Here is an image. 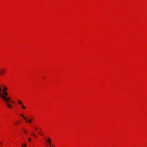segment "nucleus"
Masks as SVG:
<instances>
[{
	"label": "nucleus",
	"mask_w": 147,
	"mask_h": 147,
	"mask_svg": "<svg viewBox=\"0 0 147 147\" xmlns=\"http://www.w3.org/2000/svg\"><path fill=\"white\" fill-rule=\"evenodd\" d=\"M48 140L47 141V142H48L49 143V144L50 146H51V141L49 137L48 138Z\"/></svg>",
	"instance_id": "obj_5"
},
{
	"label": "nucleus",
	"mask_w": 147,
	"mask_h": 147,
	"mask_svg": "<svg viewBox=\"0 0 147 147\" xmlns=\"http://www.w3.org/2000/svg\"><path fill=\"white\" fill-rule=\"evenodd\" d=\"M28 141H29V142H30L31 141V139L30 138H28Z\"/></svg>",
	"instance_id": "obj_11"
},
{
	"label": "nucleus",
	"mask_w": 147,
	"mask_h": 147,
	"mask_svg": "<svg viewBox=\"0 0 147 147\" xmlns=\"http://www.w3.org/2000/svg\"><path fill=\"white\" fill-rule=\"evenodd\" d=\"M5 103H6V105H7V107L9 108H11V105L10 104H9V102H6V101H5Z\"/></svg>",
	"instance_id": "obj_4"
},
{
	"label": "nucleus",
	"mask_w": 147,
	"mask_h": 147,
	"mask_svg": "<svg viewBox=\"0 0 147 147\" xmlns=\"http://www.w3.org/2000/svg\"><path fill=\"white\" fill-rule=\"evenodd\" d=\"M14 102V101H12V103H13V102Z\"/></svg>",
	"instance_id": "obj_15"
},
{
	"label": "nucleus",
	"mask_w": 147,
	"mask_h": 147,
	"mask_svg": "<svg viewBox=\"0 0 147 147\" xmlns=\"http://www.w3.org/2000/svg\"><path fill=\"white\" fill-rule=\"evenodd\" d=\"M23 131L26 134H27L28 131L27 130H23Z\"/></svg>",
	"instance_id": "obj_9"
},
{
	"label": "nucleus",
	"mask_w": 147,
	"mask_h": 147,
	"mask_svg": "<svg viewBox=\"0 0 147 147\" xmlns=\"http://www.w3.org/2000/svg\"><path fill=\"white\" fill-rule=\"evenodd\" d=\"M35 129L36 130H37V128H35Z\"/></svg>",
	"instance_id": "obj_18"
},
{
	"label": "nucleus",
	"mask_w": 147,
	"mask_h": 147,
	"mask_svg": "<svg viewBox=\"0 0 147 147\" xmlns=\"http://www.w3.org/2000/svg\"><path fill=\"white\" fill-rule=\"evenodd\" d=\"M1 88H0V91H1Z\"/></svg>",
	"instance_id": "obj_17"
},
{
	"label": "nucleus",
	"mask_w": 147,
	"mask_h": 147,
	"mask_svg": "<svg viewBox=\"0 0 147 147\" xmlns=\"http://www.w3.org/2000/svg\"><path fill=\"white\" fill-rule=\"evenodd\" d=\"M21 105V107H22V109H26V107H25L23 105V104H22V105Z\"/></svg>",
	"instance_id": "obj_7"
},
{
	"label": "nucleus",
	"mask_w": 147,
	"mask_h": 147,
	"mask_svg": "<svg viewBox=\"0 0 147 147\" xmlns=\"http://www.w3.org/2000/svg\"><path fill=\"white\" fill-rule=\"evenodd\" d=\"M5 71L4 69H0V74L1 76H3L4 75V72Z\"/></svg>",
	"instance_id": "obj_3"
},
{
	"label": "nucleus",
	"mask_w": 147,
	"mask_h": 147,
	"mask_svg": "<svg viewBox=\"0 0 147 147\" xmlns=\"http://www.w3.org/2000/svg\"><path fill=\"white\" fill-rule=\"evenodd\" d=\"M19 123V122H18V121H17V123Z\"/></svg>",
	"instance_id": "obj_16"
},
{
	"label": "nucleus",
	"mask_w": 147,
	"mask_h": 147,
	"mask_svg": "<svg viewBox=\"0 0 147 147\" xmlns=\"http://www.w3.org/2000/svg\"><path fill=\"white\" fill-rule=\"evenodd\" d=\"M18 103L19 105H22L23 104L22 103V102L20 100H19L18 101Z\"/></svg>",
	"instance_id": "obj_6"
},
{
	"label": "nucleus",
	"mask_w": 147,
	"mask_h": 147,
	"mask_svg": "<svg viewBox=\"0 0 147 147\" xmlns=\"http://www.w3.org/2000/svg\"><path fill=\"white\" fill-rule=\"evenodd\" d=\"M7 90V88H6V87H5V88H4V90Z\"/></svg>",
	"instance_id": "obj_12"
},
{
	"label": "nucleus",
	"mask_w": 147,
	"mask_h": 147,
	"mask_svg": "<svg viewBox=\"0 0 147 147\" xmlns=\"http://www.w3.org/2000/svg\"><path fill=\"white\" fill-rule=\"evenodd\" d=\"M52 147H53V146H52Z\"/></svg>",
	"instance_id": "obj_19"
},
{
	"label": "nucleus",
	"mask_w": 147,
	"mask_h": 147,
	"mask_svg": "<svg viewBox=\"0 0 147 147\" xmlns=\"http://www.w3.org/2000/svg\"><path fill=\"white\" fill-rule=\"evenodd\" d=\"M40 135L41 136H42V134H40Z\"/></svg>",
	"instance_id": "obj_13"
},
{
	"label": "nucleus",
	"mask_w": 147,
	"mask_h": 147,
	"mask_svg": "<svg viewBox=\"0 0 147 147\" xmlns=\"http://www.w3.org/2000/svg\"><path fill=\"white\" fill-rule=\"evenodd\" d=\"M2 144V143L0 142V145Z\"/></svg>",
	"instance_id": "obj_14"
},
{
	"label": "nucleus",
	"mask_w": 147,
	"mask_h": 147,
	"mask_svg": "<svg viewBox=\"0 0 147 147\" xmlns=\"http://www.w3.org/2000/svg\"><path fill=\"white\" fill-rule=\"evenodd\" d=\"M3 94H1L0 91V96L4 101L8 102H9L11 100L10 97L8 96V93L7 92L5 91L4 90L2 91Z\"/></svg>",
	"instance_id": "obj_1"
},
{
	"label": "nucleus",
	"mask_w": 147,
	"mask_h": 147,
	"mask_svg": "<svg viewBox=\"0 0 147 147\" xmlns=\"http://www.w3.org/2000/svg\"><path fill=\"white\" fill-rule=\"evenodd\" d=\"M22 147H26V146L25 144H24L22 145Z\"/></svg>",
	"instance_id": "obj_10"
},
{
	"label": "nucleus",
	"mask_w": 147,
	"mask_h": 147,
	"mask_svg": "<svg viewBox=\"0 0 147 147\" xmlns=\"http://www.w3.org/2000/svg\"><path fill=\"white\" fill-rule=\"evenodd\" d=\"M20 115L22 116L24 118V119L26 121V122H28L29 123H30L31 122L32 120L31 119H30L28 120H27L26 118L22 114H21Z\"/></svg>",
	"instance_id": "obj_2"
},
{
	"label": "nucleus",
	"mask_w": 147,
	"mask_h": 147,
	"mask_svg": "<svg viewBox=\"0 0 147 147\" xmlns=\"http://www.w3.org/2000/svg\"><path fill=\"white\" fill-rule=\"evenodd\" d=\"M31 135L32 136H34L35 138L36 137V135L34 134H32Z\"/></svg>",
	"instance_id": "obj_8"
}]
</instances>
